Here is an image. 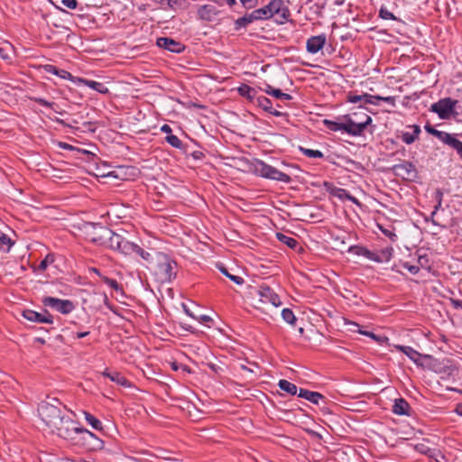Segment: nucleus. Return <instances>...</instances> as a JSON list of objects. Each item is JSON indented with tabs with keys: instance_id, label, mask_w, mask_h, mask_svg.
<instances>
[{
	"instance_id": "e433bc0d",
	"label": "nucleus",
	"mask_w": 462,
	"mask_h": 462,
	"mask_svg": "<svg viewBox=\"0 0 462 462\" xmlns=\"http://www.w3.org/2000/svg\"><path fill=\"white\" fill-rule=\"evenodd\" d=\"M254 11L258 21L271 19L270 8H268L267 5L262 8L255 9Z\"/></svg>"
},
{
	"instance_id": "de8ad7c7",
	"label": "nucleus",
	"mask_w": 462,
	"mask_h": 462,
	"mask_svg": "<svg viewBox=\"0 0 462 462\" xmlns=\"http://www.w3.org/2000/svg\"><path fill=\"white\" fill-rule=\"evenodd\" d=\"M347 100L353 104H356L359 102L364 104V102H365L364 94L363 95H349L347 97Z\"/></svg>"
},
{
	"instance_id": "aec40b11",
	"label": "nucleus",
	"mask_w": 462,
	"mask_h": 462,
	"mask_svg": "<svg viewBox=\"0 0 462 462\" xmlns=\"http://www.w3.org/2000/svg\"><path fill=\"white\" fill-rule=\"evenodd\" d=\"M300 398L308 400L313 404H319V401L323 399V395L317 392H311L307 389L300 388L298 393Z\"/></svg>"
},
{
	"instance_id": "cd10ccee",
	"label": "nucleus",
	"mask_w": 462,
	"mask_h": 462,
	"mask_svg": "<svg viewBox=\"0 0 462 462\" xmlns=\"http://www.w3.org/2000/svg\"><path fill=\"white\" fill-rule=\"evenodd\" d=\"M45 70L51 74L59 76L60 78L64 79H72V75L69 71L64 70V69H59L53 65H46Z\"/></svg>"
},
{
	"instance_id": "2f4dec72",
	"label": "nucleus",
	"mask_w": 462,
	"mask_h": 462,
	"mask_svg": "<svg viewBox=\"0 0 462 462\" xmlns=\"http://www.w3.org/2000/svg\"><path fill=\"white\" fill-rule=\"evenodd\" d=\"M324 125L331 131L343 132L344 117L339 121L324 120Z\"/></svg>"
},
{
	"instance_id": "f8f14e48",
	"label": "nucleus",
	"mask_w": 462,
	"mask_h": 462,
	"mask_svg": "<svg viewBox=\"0 0 462 462\" xmlns=\"http://www.w3.org/2000/svg\"><path fill=\"white\" fill-rule=\"evenodd\" d=\"M457 134H439V141L449 148L455 150L462 160V142L457 138Z\"/></svg>"
},
{
	"instance_id": "0eeeda50",
	"label": "nucleus",
	"mask_w": 462,
	"mask_h": 462,
	"mask_svg": "<svg viewBox=\"0 0 462 462\" xmlns=\"http://www.w3.org/2000/svg\"><path fill=\"white\" fill-rule=\"evenodd\" d=\"M270 8L271 18L278 24H284L287 23L291 16V12L283 0H271L268 3Z\"/></svg>"
},
{
	"instance_id": "a19ab883",
	"label": "nucleus",
	"mask_w": 462,
	"mask_h": 462,
	"mask_svg": "<svg viewBox=\"0 0 462 462\" xmlns=\"http://www.w3.org/2000/svg\"><path fill=\"white\" fill-rule=\"evenodd\" d=\"M134 254L139 255L144 261L149 262L151 260V254L146 252V251H144L138 245H135Z\"/></svg>"
},
{
	"instance_id": "58836bf2",
	"label": "nucleus",
	"mask_w": 462,
	"mask_h": 462,
	"mask_svg": "<svg viewBox=\"0 0 462 462\" xmlns=\"http://www.w3.org/2000/svg\"><path fill=\"white\" fill-rule=\"evenodd\" d=\"M220 271L221 273L226 275V277H228L231 281H233L235 283L238 284V285H241L245 282V280L241 277V276H237V275H233V274H230L227 270L224 267H221L220 268Z\"/></svg>"
},
{
	"instance_id": "a878e982",
	"label": "nucleus",
	"mask_w": 462,
	"mask_h": 462,
	"mask_svg": "<svg viewBox=\"0 0 462 462\" xmlns=\"http://www.w3.org/2000/svg\"><path fill=\"white\" fill-rule=\"evenodd\" d=\"M278 386L280 387L281 390L286 392L287 393H289L291 395H295V394H298V393H299L298 387L296 386V384H294L285 379L280 380L278 383Z\"/></svg>"
},
{
	"instance_id": "c756f323",
	"label": "nucleus",
	"mask_w": 462,
	"mask_h": 462,
	"mask_svg": "<svg viewBox=\"0 0 462 462\" xmlns=\"http://www.w3.org/2000/svg\"><path fill=\"white\" fill-rule=\"evenodd\" d=\"M276 237L280 242L286 245L290 248L294 249L298 245V241L296 239H294L293 237L288 236L284 234L277 233Z\"/></svg>"
},
{
	"instance_id": "4468645a",
	"label": "nucleus",
	"mask_w": 462,
	"mask_h": 462,
	"mask_svg": "<svg viewBox=\"0 0 462 462\" xmlns=\"http://www.w3.org/2000/svg\"><path fill=\"white\" fill-rule=\"evenodd\" d=\"M327 42V37L325 34H319L316 36H311L307 40L306 49L308 52L311 54L318 53L320 50L323 49Z\"/></svg>"
},
{
	"instance_id": "bb28decb",
	"label": "nucleus",
	"mask_w": 462,
	"mask_h": 462,
	"mask_svg": "<svg viewBox=\"0 0 462 462\" xmlns=\"http://www.w3.org/2000/svg\"><path fill=\"white\" fill-rule=\"evenodd\" d=\"M349 253H352L356 255L364 256L365 258L370 260L373 256V251L368 250L365 247L358 246V245H352L348 249Z\"/></svg>"
},
{
	"instance_id": "4be33fe9",
	"label": "nucleus",
	"mask_w": 462,
	"mask_h": 462,
	"mask_svg": "<svg viewBox=\"0 0 462 462\" xmlns=\"http://www.w3.org/2000/svg\"><path fill=\"white\" fill-rule=\"evenodd\" d=\"M103 375L109 378L112 382H115L116 383H117L119 385H122L125 387L131 386V383H129V381L118 372H109V371L106 370L103 373Z\"/></svg>"
},
{
	"instance_id": "5fc2aeb1",
	"label": "nucleus",
	"mask_w": 462,
	"mask_h": 462,
	"mask_svg": "<svg viewBox=\"0 0 462 462\" xmlns=\"http://www.w3.org/2000/svg\"><path fill=\"white\" fill-rule=\"evenodd\" d=\"M450 303L456 310H462V300L451 299Z\"/></svg>"
},
{
	"instance_id": "b1692460",
	"label": "nucleus",
	"mask_w": 462,
	"mask_h": 462,
	"mask_svg": "<svg viewBox=\"0 0 462 462\" xmlns=\"http://www.w3.org/2000/svg\"><path fill=\"white\" fill-rule=\"evenodd\" d=\"M409 403L402 398L396 399L393 406V413L397 415H405L408 413Z\"/></svg>"
},
{
	"instance_id": "49530a36",
	"label": "nucleus",
	"mask_w": 462,
	"mask_h": 462,
	"mask_svg": "<svg viewBox=\"0 0 462 462\" xmlns=\"http://www.w3.org/2000/svg\"><path fill=\"white\" fill-rule=\"evenodd\" d=\"M76 429L77 430L74 431V435L75 434H83L84 435V438L86 439L87 437H89V438H92V439H97L96 438V435L93 434L91 431H89L88 430H86V429H83V428H79L76 425Z\"/></svg>"
},
{
	"instance_id": "13d9d810",
	"label": "nucleus",
	"mask_w": 462,
	"mask_h": 462,
	"mask_svg": "<svg viewBox=\"0 0 462 462\" xmlns=\"http://www.w3.org/2000/svg\"><path fill=\"white\" fill-rule=\"evenodd\" d=\"M381 101L386 102L393 106H395V97H381Z\"/></svg>"
},
{
	"instance_id": "473e14b6",
	"label": "nucleus",
	"mask_w": 462,
	"mask_h": 462,
	"mask_svg": "<svg viewBox=\"0 0 462 462\" xmlns=\"http://www.w3.org/2000/svg\"><path fill=\"white\" fill-rule=\"evenodd\" d=\"M166 142L171 145L174 148L183 150L184 145L183 143L180 140V138L177 135L174 134H168L165 137Z\"/></svg>"
},
{
	"instance_id": "052dcab7",
	"label": "nucleus",
	"mask_w": 462,
	"mask_h": 462,
	"mask_svg": "<svg viewBox=\"0 0 462 462\" xmlns=\"http://www.w3.org/2000/svg\"><path fill=\"white\" fill-rule=\"evenodd\" d=\"M249 23H252L254 21H258L257 17H256V14H255V11L254 10L252 13L248 14H245Z\"/></svg>"
},
{
	"instance_id": "0e129e2a",
	"label": "nucleus",
	"mask_w": 462,
	"mask_h": 462,
	"mask_svg": "<svg viewBox=\"0 0 462 462\" xmlns=\"http://www.w3.org/2000/svg\"><path fill=\"white\" fill-rule=\"evenodd\" d=\"M357 332L361 335H365V336H367L369 337H372V338H374L375 339V335L373 333V332H369V331H363L361 329H358Z\"/></svg>"
},
{
	"instance_id": "5701e85b",
	"label": "nucleus",
	"mask_w": 462,
	"mask_h": 462,
	"mask_svg": "<svg viewBox=\"0 0 462 462\" xmlns=\"http://www.w3.org/2000/svg\"><path fill=\"white\" fill-rule=\"evenodd\" d=\"M80 82H82L85 86L88 87L89 88L101 93V94H107L109 92V89L106 88V86L104 83L91 80V79H80Z\"/></svg>"
},
{
	"instance_id": "e2e57ef3",
	"label": "nucleus",
	"mask_w": 462,
	"mask_h": 462,
	"mask_svg": "<svg viewBox=\"0 0 462 462\" xmlns=\"http://www.w3.org/2000/svg\"><path fill=\"white\" fill-rule=\"evenodd\" d=\"M9 55L4 48H0V59L6 60H9Z\"/></svg>"
},
{
	"instance_id": "dca6fc26",
	"label": "nucleus",
	"mask_w": 462,
	"mask_h": 462,
	"mask_svg": "<svg viewBox=\"0 0 462 462\" xmlns=\"http://www.w3.org/2000/svg\"><path fill=\"white\" fill-rule=\"evenodd\" d=\"M197 14L200 20L210 22L218 14V11L211 5H204L198 8Z\"/></svg>"
},
{
	"instance_id": "393cba45",
	"label": "nucleus",
	"mask_w": 462,
	"mask_h": 462,
	"mask_svg": "<svg viewBox=\"0 0 462 462\" xmlns=\"http://www.w3.org/2000/svg\"><path fill=\"white\" fill-rule=\"evenodd\" d=\"M333 195L337 197L338 199L344 200H349L351 202H353L354 204H356V205H360V202L358 201V199L356 198H355L354 196H352L346 189H341V188H337L335 189V190L333 191Z\"/></svg>"
},
{
	"instance_id": "f3484780",
	"label": "nucleus",
	"mask_w": 462,
	"mask_h": 462,
	"mask_svg": "<svg viewBox=\"0 0 462 462\" xmlns=\"http://www.w3.org/2000/svg\"><path fill=\"white\" fill-rule=\"evenodd\" d=\"M393 249L391 246H387L376 252L373 251V256L370 260L380 263H388L393 257Z\"/></svg>"
},
{
	"instance_id": "39448f33",
	"label": "nucleus",
	"mask_w": 462,
	"mask_h": 462,
	"mask_svg": "<svg viewBox=\"0 0 462 462\" xmlns=\"http://www.w3.org/2000/svg\"><path fill=\"white\" fill-rule=\"evenodd\" d=\"M88 228L92 242L110 248L112 239L116 236L115 232L108 227L94 223L89 224Z\"/></svg>"
},
{
	"instance_id": "69168bd1",
	"label": "nucleus",
	"mask_w": 462,
	"mask_h": 462,
	"mask_svg": "<svg viewBox=\"0 0 462 462\" xmlns=\"http://www.w3.org/2000/svg\"><path fill=\"white\" fill-rule=\"evenodd\" d=\"M276 88H273L269 84H265V87L262 88L263 91H264L266 94L271 95V92L275 90Z\"/></svg>"
},
{
	"instance_id": "6e6552de",
	"label": "nucleus",
	"mask_w": 462,
	"mask_h": 462,
	"mask_svg": "<svg viewBox=\"0 0 462 462\" xmlns=\"http://www.w3.org/2000/svg\"><path fill=\"white\" fill-rule=\"evenodd\" d=\"M46 307L51 308L61 314H69L75 309L74 303L69 300H61L54 297H44L42 300Z\"/></svg>"
},
{
	"instance_id": "4d7b16f0",
	"label": "nucleus",
	"mask_w": 462,
	"mask_h": 462,
	"mask_svg": "<svg viewBox=\"0 0 462 462\" xmlns=\"http://www.w3.org/2000/svg\"><path fill=\"white\" fill-rule=\"evenodd\" d=\"M437 197H438V203L434 207L433 214H436L437 211L441 208L442 193L439 191L437 194Z\"/></svg>"
},
{
	"instance_id": "864d4df0",
	"label": "nucleus",
	"mask_w": 462,
	"mask_h": 462,
	"mask_svg": "<svg viewBox=\"0 0 462 462\" xmlns=\"http://www.w3.org/2000/svg\"><path fill=\"white\" fill-rule=\"evenodd\" d=\"M381 231L388 236L392 241H395L397 239V236L395 233H393L392 230L384 229L380 227Z\"/></svg>"
},
{
	"instance_id": "ddd939ff",
	"label": "nucleus",
	"mask_w": 462,
	"mask_h": 462,
	"mask_svg": "<svg viewBox=\"0 0 462 462\" xmlns=\"http://www.w3.org/2000/svg\"><path fill=\"white\" fill-rule=\"evenodd\" d=\"M23 316L27 320L42 323V324H51L53 322V318L47 311L44 312H37L32 310H26L23 312Z\"/></svg>"
},
{
	"instance_id": "412c9836",
	"label": "nucleus",
	"mask_w": 462,
	"mask_h": 462,
	"mask_svg": "<svg viewBox=\"0 0 462 462\" xmlns=\"http://www.w3.org/2000/svg\"><path fill=\"white\" fill-rule=\"evenodd\" d=\"M395 347L401 352H402L404 355H406L417 365H421V364L420 363V358L421 355L417 350L408 346L397 345L395 346Z\"/></svg>"
},
{
	"instance_id": "f03ea898",
	"label": "nucleus",
	"mask_w": 462,
	"mask_h": 462,
	"mask_svg": "<svg viewBox=\"0 0 462 462\" xmlns=\"http://www.w3.org/2000/svg\"><path fill=\"white\" fill-rule=\"evenodd\" d=\"M176 263L166 254H161L154 268V275L162 283L171 282L175 277Z\"/></svg>"
},
{
	"instance_id": "8fccbe9b",
	"label": "nucleus",
	"mask_w": 462,
	"mask_h": 462,
	"mask_svg": "<svg viewBox=\"0 0 462 462\" xmlns=\"http://www.w3.org/2000/svg\"><path fill=\"white\" fill-rule=\"evenodd\" d=\"M249 23L247 18L245 15H244L243 17H240L238 18L236 21V29L238 28H242V27H246Z\"/></svg>"
},
{
	"instance_id": "ea45409f",
	"label": "nucleus",
	"mask_w": 462,
	"mask_h": 462,
	"mask_svg": "<svg viewBox=\"0 0 462 462\" xmlns=\"http://www.w3.org/2000/svg\"><path fill=\"white\" fill-rule=\"evenodd\" d=\"M54 261V258L51 254H47L43 260L41 261L40 264L38 265L37 270L39 271H45L49 264L52 263Z\"/></svg>"
},
{
	"instance_id": "6e6d98bb",
	"label": "nucleus",
	"mask_w": 462,
	"mask_h": 462,
	"mask_svg": "<svg viewBox=\"0 0 462 462\" xmlns=\"http://www.w3.org/2000/svg\"><path fill=\"white\" fill-rule=\"evenodd\" d=\"M427 131L436 136L439 140V134H447V132L439 131L431 127H426Z\"/></svg>"
},
{
	"instance_id": "7ed1b4c3",
	"label": "nucleus",
	"mask_w": 462,
	"mask_h": 462,
	"mask_svg": "<svg viewBox=\"0 0 462 462\" xmlns=\"http://www.w3.org/2000/svg\"><path fill=\"white\" fill-rule=\"evenodd\" d=\"M364 120H356L357 113L344 116L343 133H346L351 136H360L365 129L372 123V117L366 114H363Z\"/></svg>"
},
{
	"instance_id": "680f3d73",
	"label": "nucleus",
	"mask_w": 462,
	"mask_h": 462,
	"mask_svg": "<svg viewBox=\"0 0 462 462\" xmlns=\"http://www.w3.org/2000/svg\"><path fill=\"white\" fill-rule=\"evenodd\" d=\"M161 131L168 134H171V128L169 125H163L161 126Z\"/></svg>"
},
{
	"instance_id": "3c124183",
	"label": "nucleus",
	"mask_w": 462,
	"mask_h": 462,
	"mask_svg": "<svg viewBox=\"0 0 462 462\" xmlns=\"http://www.w3.org/2000/svg\"><path fill=\"white\" fill-rule=\"evenodd\" d=\"M33 100H34V102H36L39 105H41L42 106H45V107L52 108L53 106H54V103L49 102V101H47V100H45L44 98H42V97H34Z\"/></svg>"
},
{
	"instance_id": "6ab92c4d",
	"label": "nucleus",
	"mask_w": 462,
	"mask_h": 462,
	"mask_svg": "<svg viewBox=\"0 0 462 462\" xmlns=\"http://www.w3.org/2000/svg\"><path fill=\"white\" fill-rule=\"evenodd\" d=\"M410 128L412 129L411 132H402L401 134V139L406 144L413 143L419 137L420 134V127L417 125H410Z\"/></svg>"
},
{
	"instance_id": "7c9ffc66",
	"label": "nucleus",
	"mask_w": 462,
	"mask_h": 462,
	"mask_svg": "<svg viewBox=\"0 0 462 462\" xmlns=\"http://www.w3.org/2000/svg\"><path fill=\"white\" fill-rule=\"evenodd\" d=\"M84 417L86 421L95 430H102V422L89 412L84 411Z\"/></svg>"
},
{
	"instance_id": "37998d69",
	"label": "nucleus",
	"mask_w": 462,
	"mask_h": 462,
	"mask_svg": "<svg viewBox=\"0 0 462 462\" xmlns=\"http://www.w3.org/2000/svg\"><path fill=\"white\" fill-rule=\"evenodd\" d=\"M271 96L282 99V100H291L292 97L290 94L282 92L281 89L276 88L275 90L271 92Z\"/></svg>"
},
{
	"instance_id": "c9c22d12",
	"label": "nucleus",
	"mask_w": 462,
	"mask_h": 462,
	"mask_svg": "<svg viewBox=\"0 0 462 462\" xmlns=\"http://www.w3.org/2000/svg\"><path fill=\"white\" fill-rule=\"evenodd\" d=\"M12 245L13 243L11 238L6 234L0 231V247L8 252Z\"/></svg>"
},
{
	"instance_id": "c03bdc74",
	"label": "nucleus",
	"mask_w": 462,
	"mask_h": 462,
	"mask_svg": "<svg viewBox=\"0 0 462 462\" xmlns=\"http://www.w3.org/2000/svg\"><path fill=\"white\" fill-rule=\"evenodd\" d=\"M379 16L383 20H396L394 14L384 7L380 9Z\"/></svg>"
},
{
	"instance_id": "a18cd8bd",
	"label": "nucleus",
	"mask_w": 462,
	"mask_h": 462,
	"mask_svg": "<svg viewBox=\"0 0 462 462\" xmlns=\"http://www.w3.org/2000/svg\"><path fill=\"white\" fill-rule=\"evenodd\" d=\"M42 462H76V461H74L72 459H69L67 457H59L56 456H51ZM79 462H86V461H79Z\"/></svg>"
},
{
	"instance_id": "20e7f679",
	"label": "nucleus",
	"mask_w": 462,
	"mask_h": 462,
	"mask_svg": "<svg viewBox=\"0 0 462 462\" xmlns=\"http://www.w3.org/2000/svg\"><path fill=\"white\" fill-rule=\"evenodd\" d=\"M254 170L257 175L265 179L278 180L284 183H289L291 180L288 174L279 171L272 165L267 164L262 160L255 161L254 163Z\"/></svg>"
},
{
	"instance_id": "9b49d317",
	"label": "nucleus",
	"mask_w": 462,
	"mask_h": 462,
	"mask_svg": "<svg viewBox=\"0 0 462 462\" xmlns=\"http://www.w3.org/2000/svg\"><path fill=\"white\" fill-rule=\"evenodd\" d=\"M393 171L396 176L407 180L413 179L417 175V171L413 163L406 161L393 165Z\"/></svg>"
},
{
	"instance_id": "a211bd4d",
	"label": "nucleus",
	"mask_w": 462,
	"mask_h": 462,
	"mask_svg": "<svg viewBox=\"0 0 462 462\" xmlns=\"http://www.w3.org/2000/svg\"><path fill=\"white\" fill-rule=\"evenodd\" d=\"M255 103L257 104V106L259 107H261L264 111L275 116H281L282 115L278 110L273 108L272 101L269 98H267L266 97H263V96L257 97Z\"/></svg>"
},
{
	"instance_id": "72a5a7b5",
	"label": "nucleus",
	"mask_w": 462,
	"mask_h": 462,
	"mask_svg": "<svg viewBox=\"0 0 462 462\" xmlns=\"http://www.w3.org/2000/svg\"><path fill=\"white\" fill-rule=\"evenodd\" d=\"M282 318L286 323L290 325H294L296 322V317L293 311L288 308H285L282 310Z\"/></svg>"
},
{
	"instance_id": "774afa93",
	"label": "nucleus",
	"mask_w": 462,
	"mask_h": 462,
	"mask_svg": "<svg viewBox=\"0 0 462 462\" xmlns=\"http://www.w3.org/2000/svg\"><path fill=\"white\" fill-rule=\"evenodd\" d=\"M455 411L459 416H462V403L457 405Z\"/></svg>"
},
{
	"instance_id": "2eb2a0df",
	"label": "nucleus",
	"mask_w": 462,
	"mask_h": 462,
	"mask_svg": "<svg viewBox=\"0 0 462 462\" xmlns=\"http://www.w3.org/2000/svg\"><path fill=\"white\" fill-rule=\"evenodd\" d=\"M157 45L171 52L180 53L184 50V46L171 38L161 37L157 39Z\"/></svg>"
},
{
	"instance_id": "1a4fd4ad",
	"label": "nucleus",
	"mask_w": 462,
	"mask_h": 462,
	"mask_svg": "<svg viewBox=\"0 0 462 462\" xmlns=\"http://www.w3.org/2000/svg\"><path fill=\"white\" fill-rule=\"evenodd\" d=\"M257 294L260 298V300L263 303H271L274 307H279L282 305V300L279 295L265 284H262L258 288Z\"/></svg>"
},
{
	"instance_id": "603ef678",
	"label": "nucleus",
	"mask_w": 462,
	"mask_h": 462,
	"mask_svg": "<svg viewBox=\"0 0 462 462\" xmlns=\"http://www.w3.org/2000/svg\"><path fill=\"white\" fill-rule=\"evenodd\" d=\"M61 3L69 9H76L78 5L77 0H62Z\"/></svg>"
},
{
	"instance_id": "bf43d9fd",
	"label": "nucleus",
	"mask_w": 462,
	"mask_h": 462,
	"mask_svg": "<svg viewBox=\"0 0 462 462\" xmlns=\"http://www.w3.org/2000/svg\"><path fill=\"white\" fill-rule=\"evenodd\" d=\"M244 5L254 7L257 5L258 0H240Z\"/></svg>"
},
{
	"instance_id": "f704fd0d",
	"label": "nucleus",
	"mask_w": 462,
	"mask_h": 462,
	"mask_svg": "<svg viewBox=\"0 0 462 462\" xmlns=\"http://www.w3.org/2000/svg\"><path fill=\"white\" fill-rule=\"evenodd\" d=\"M300 152L309 158H315V159H320L324 157V154L322 152L319 150H312L309 148H300Z\"/></svg>"
},
{
	"instance_id": "09e8293b",
	"label": "nucleus",
	"mask_w": 462,
	"mask_h": 462,
	"mask_svg": "<svg viewBox=\"0 0 462 462\" xmlns=\"http://www.w3.org/2000/svg\"><path fill=\"white\" fill-rule=\"evenodd\" d=\"M402 267L408 270L411 274H417L420 271L419 266L410 264L409 263H403Z\"/></svg>"
},
{
	"instance_id": "338daca9",
	"label": "nucleus",
	"mask_w": 462,
	"mask_h": 462,
	"mask_svg": "<svg viewBox=\"0 0 462 462\" xmlns=\"http://www.w3.org/2000/svg\"><path fill=\"white\" fill-rule=\"evenodd\" d=\"M88 335H89V331L77 332L75 334V337L76 338H83V337H87Z\"/></svg>"
},
{
	"instance_id": "79ce46f5",
	"label": "nucleus",
	"mask_w": 462,
	"mask_h": 462,
	"mask_svg": "<svg viewBox=\"0 0 462 462\" xmlns=\"http://www.w3.org/2000/svg\"><path fill=\"white\" fill-rule=\"evenodd\" d=\"M102 280L106 285H108L110 288L114 289L115 291H122L119 283L116 280L106 277V276L102 277Z\"/></svg>"
},
{
	"instance_id": "4c0bfd02",
	"label": "nucleus",
	"mask_w": 462,
	"mask_h": 462,
	"mask_svg": "<svg viewBox=\"0 0 462 462\" xmlns=\"http://www.w3.org/2000/svg\"><path fill=\"white\" fill-rule=\"evenodd\" d=\"M365 102L364 104H369V105H374L378 106L379 102L381 101V96L378 95H370L367 93L364 94Z\"/></svg>"
},
{
	"instance_id": "f257e3e1",
	"label": "nucleus",
	"mask_w": 462,
	"mask_h": 462,
	"mask_svg": "<svg viewBox=\"0 0 462 462\" xmlns=\"http://www.w3.org/2000/svg\"><path fill=\"white\" fill-rule=\"evenodd\" d=\"M58 405L60 402L57 399L51 402H42L38 407V412L42 420L51 430L64 439H72L74 431L77 430L76 423L68 415H65Z\"/></svg>"
},
{
	"instance_id": "9d476101",
	"label": "nucleus",
	"mask_w": 462,
	"mask_h": 462,
	"mask_svg": "<svg viewBox=\"0 0 462 462\" xmlns=\"http://www.w3.org/2000/svg\"><path fill=\"white\" fill-rule=\"evenodd\" d=\"M135 245L136 244L126 240L118 234H116V236L112 239L110 248L113 250H117L125 255H130L134 254Z\"/></svg>"
},
{
	"instance_id": "c85d7f7f",
	"label": "nucleus",
	"mask_w": 462,
	"mask_h": 462,
	"mask_svg": "<svg viewBox=\"0 0 462 462\" xmlns=\"http://www.w3.org/2000/svg\"><path fill=\"white\" fill-rule=\"evenodd\" d=\"M238 93L245 97H247L248 99L254 101L256 100V91L254 88H251L248 85H242L238 88Z\"/></svg>"
},
{
	"instance_id": "423d86ee",
	"label": "nucleus",
	"mask_w": 462,
	"mask_h": 462,
	"mask_svg": "<svg viewBox=\"0 0 462 462\" xmlns=\"http://www.w3.org/2000/svg\"><path fill=\"white\" fill-rule=\"evenodd\" d=\"M457 104V100H454L450 97L441 98L431 105L430 111L436 113L440 119H450L457 116V112L455 111Z\"/></svg>"
}]
</instances>
